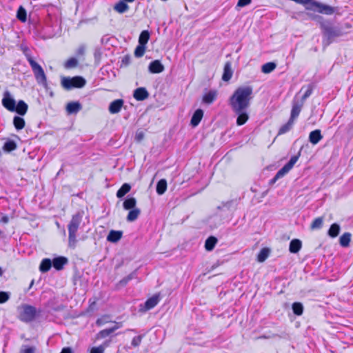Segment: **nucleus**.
<instances>
[{
	"instance_id": "1",
	"label": "nucleus",
	"mask_w": 353,
	"mask_h": 353,
	"mask_svg": "<svg viewBox=\"0 0 353 353\" xmlns=\"http://www.w3.org/2000/svg\"><path fill=\"white\" fill-rule=\"evenodd\" d=\"M253 89L251 86L239 87L229 99V105L237 117L236 125H243L249 119L248 110L252 99Z\"/></svg>"
},
{
	"instance_id": "2",
	"label": "nucleus",
	"mask_w": 353,
	"mask_h": 353,
	"mask_svg": "<svg viewBox=\"0 0 353 353\" xmlns=\"http://www.w3.org/2000/svg\"><path fill=\"white\" fill-rule=\"evenodd\" d=\"M83 214V212H78L75 214L72 215V219L68 225V246L70 248H74L76 247L77 243V233L82 221Z\"/></svg>"
},
{
	"instance_id": "3",
	"label": "nucleus",
	"mask_w": 353,
	"mask_h": 353,
	"mask_svg": "<svg viewBox=\"0 0 353 353\" xmlns=\"http://www.w3.org/2000/svg\"><path fill=\"white\" fill-rule=\"evenodd\" d=\"M323 34V43L325 46L330 45L335 37L343 35V31L339 26H333L330 21L326 20L321 24V27Z\"/></svg>"
},
{
	"instance_id": "4",
	"label": "nucleus",
	"mask_w": 353,
	"mask_h": 353,
	"mask_svg": "<svg viewBox=\"0 0 353 353\" xmlns=\"http://www.w3.org/2000/svg\"><path fill=\"white\" fill-rule=\"evenodd\" d=\"M26 57L32 68L37 83L41 85L46 90H48V85L47 82V77L43 69L34 60L30 54H26Z\"/></svg>"
},
{
	"instance_id": "5",
	"label": "nucleus",
	"mask_w": 353,
	"mask_h": 353,
	"mask_svg": "<svg viewBox=\"0 0 353 353\" xmlns=\"http://www.w3.org/2000/svg\"><path fill=\"white\" fill-rule=\"evenodd\" d=\"M85 83V79L80 76L74 77H62L61 80V86L67 90H70L74 88H81Z\"/></svg>"
},
{
	"instance_id": "6",
	"label": "nucleus",
	"mask_w": 353,
	"mask_h": 353,
	"mask_svg": "<svg viewBox=\"0 0 353 353\" xmlns=\"http://www.w3.org/2000/svg\"><path fill=\"white\" fill-rule=\"evenodd\" d=\"M37 315L36 307L30 305L24 304L21 306L19 319L26 323L32 321Z\"/></svg>"
},
{
	"instance_id": "7",
	"label": "nucleus",
	"mask_w": 353,
	"mask_h": 353,
	"mask_svg": "<svg viewBox=\"0 0 353 353\" xmlns=\"http://www.w3.org/2000/svg\"><path fill=\"white\" fill-rule=\"evenodd\" d=\"M2 105L10 112H14L16 110V101L8 91H6L3 93Z\"/></svg>"
},
{
	"instance_id": "8",
	"label": "nucleus",
	"mask_w": 353,
	"mask_h": 353,
	"mask_svg": "<svg viewBox=\"0 0 353 353\" xmlns=\"http://www.w3.org/2000/svg\"><path fill=\"white\" fill-rule=\"evenodd\" d=\"M304 103L301 101H298L296 99H294L292 101V108L291 110V114H290V119L294 120L298 117L299 115L301 110L303 106Z\"/></svg>"
},
{
	"instance_id": "9",
	"label": "nucleus",
	"mask_w": 353,
	"mask_h": 353,
	"mask_svg": "<svg viewBox=\"0 0 353 353\" xmlns=\"http://www.w3.org/2000/svg\"><path fill=\"white\" fill-rule=\"evenodd\" d=\"M124 101L121 99H118L112 101L108 107V110L111 114H117L119 113L122 107L123 106Z\"/></svg>"
},
{
	"instance_id": "10",
	"label": "nucleus",
	"mask_w": 353,
	"mask_h": 353,
	"mask_svg": "<svg viewBox=\"0 0 353 353\" xmlns=\"http://www.w3.org/2000/svg\"><path fill=\"white\" fill-rule=\"evenodd\" d=\"M148 70L152 74L161 73L164 70V66L159 60H154L149 64Z\"/></svg>"
},
{
	"instance_id": "11",
	"label": "nucleus",
	"mask_w": 353,
	"mask_h": 353,
	"mask_svg": "<svg viewBox=\"0 0 353 353\" xmlns=\"http://www.w3.org/2000/svg\"><path fill=\"white\" fill-rule=\"evenodd\" d=\"M133 97L137 101H143L149 97V93L143 87H140L134 90Z\"/></svg>"
},
{
	"instance_id": "12",
	"label": "nucleus",
	"mask_w": 353,
	"mask_h": 353,
	"mask_svg": "<svg viewBox=\"0 0 353 353\" xmlns=\"http://www.w3.org/2000/svg\"><path fill=\"white\" fill-rule=\"evenodd\" d=\"M160 297L159 295L155 294L152 297L149 298L144 304V311L150 310L154 308L159 302Z\"/></svg>"
},
{
	"instance_id": "13",
	"label": "nucleus",
	"mask_w": 353,
	"mask_h": 353,
	"mask_svg": "<svg viewBox=\"0 0 353 353\" xmlns=\"http://www.w3.org/2000/svg\"><path fill=\"white\" fill-rule=\"evenodd\" d=\"M52 266L57 270H61L63 268V266L68 263V260L65 256H57L53 259Z\"/></svg>"
},
{
	"instance_id": "14",
	"label": "nucleus",
	"mask_w": 353,
	"mask_h": 353,
	"mask_svg": "<svg viewBox=\"0 0 353 353\" xmlns=\"http://www.w3.org/2000/svg\"><path fill=\"white\" fill-rule=\"evenodd\" d=\"M81 108V104L79 101L70 102L66 105V111L68 114H77Z\"/></svg>"
},
{
	"instance_id": "15",
	"label": "nucleus",
	"mask_w": 353,
	"mask_h": 353,
	"mask_svg": "<svg viewBox=\"0 0 353 353\" xmlns=\"http://www.w3.org/2000/svg\"><path fill=\"white\" fill-rule=\"evenodd\" d=\"M203 117V111L201 109H197L193 114L191 120L190 125L192 127H196L201 122Z\"/></svg>"
},
{
	"instance_id": "16",
	"label": "nucleus",
	"mask_w": 353,
	"mask_h": 353,
	"mask_svg": "<svg viewBox=\"0 0 353 353\" xmlns=\"http://www.w3.org/2000/svg\"><path fill=\"white\" fill-rule=\"evenodd\" d=\"M233 71L232 70V64L230 61L225 63L222 79L224 81H228L232 77Z\"/></svg>"
},
{
	"instance_id": "17",
	"label": "nucleus",
	"mask_w": 353,
	"mask_h": 353,
	"mask_svg": "<svg viewBox=\"0 0 353 353\" xmlns=\"http://www.w3.org/2000/svg\"><path fill=\"white\" fill-rule=\"evenodd\" d=\"M216 97L217 91L215 90H211L203 95V102L205 104H211L216 99Z\"/></svg>"
},
{
	"instance_id": "18",
	"label": "nucleus",
	"mask_w": 353,
	"mask_h": 353,
	"mask_svg": "<svg viewBox=\"0 0 353 353\" xmlns=\"http://www.w3.org/2000/svg\"><path fill=\"white\" fill-rule=\"evenodd\" d=\"M123 235V232L119 230H110L108 236L107 241L111 243H117L119 241Z\"/></svg>"
},
{
	"instance_id": "19",
	"label": "nucleus",
	"mask_w": 353,
	"mask_h": 353,
	"mask_svg": "<svg viewBox=\"0 0 353 353\" xmlns=\"http://www.w3.org/2000/svg\"><path fill=\"white\" fill-rule=\"evenodd\" d=\"M322 139L323 136L320 130H313L309 134V141L313 145L317 144Z\"/></svg>"
},
{
	"instance_id": "20",
	"label": "nucleus",
	"mask_w": 353,
	"mask_h": 353,
	"mask_svg": "<svg viewBox=\"0 0 353 353\" xmlns=\"http://www.w3.org/2000/svg\"><path fill=\"white\" fill-rule=\"evenodd\" d=\"M302 247V243L299 239H292L290 243L289 250L291 253L296 254L299 252Z\"/></svg>"
},
{
	"instance_id": "21",
	"label": "nucleus",
	"mask_w": 353,
	"mask_h": 353,
	"mask_svg": "<svg viewBox=\"0 0 353 353\" xmlns=\"http://www.w3.org/2000/svg\"><path fill=\"white\" fill-rule=\"evenodd\" d=\"M137 200L134 197L128 196L123 203V207L126 210L136 208Z\"/></svg>"
},
{
	"instance_id": "22",
	"label": "nucleus",
	"mask_w": 353,
	"mask_h": 353,
	"mask_svg": "<svg viewBox=\"0 0 353 353\" xmlns=\"http://www.w3.org/2000/svg\"><path fill=\"white\" fill-rule=\"evenodd\" d=\"M28 105L23 100H20L16 105V110L14 112H17L19 115H24L28 110Z\"/></svg>"
},
{
	"instance_id": "23",
	"label": "nucleus",
	"mask_w": 353,
	"mask_h": 353,
	"mask_svg": "<svg viewBox=\"0 0 353 353\" xmlns=\"http://www.w3.org/2000/svg\"><path fill=\"white\" fill-rule=\"evenodd\" d=\"M305 89V92L302 96L301 99L300 100L301 101H303V103H304L305 101L312 94L314 90V85L312 84H309L306 86H303L300 92H302Z\"/></svg>"
},
{
	"instance_id": "24",
	"label": "nucleus",
	"mask_w": 353,
	"mask_h": 353,
	"mask_svg": "<svg viewBox=\"0 0 353 353\" xmlns=\"http://www.w3.org/2000/svg\"><path fill=\"white\" fill-rule=\"evenodd\" d=\"M217 241H218V240L215 236H209L205 240V250L208 251H212L214 248Z\"/></svg>"
},
{
	"instance_id": "25",
	"label": "nucleus",
	"mask_w": 353,
	"mask_h": 353,
	"mask_svg": "<svg viewBox=\"0 0 353 353\" xmlns=\"http://www.w3.org/2000/svg\"><path fill=\"white\" fill-rule=\"evenodd\" d=\"M52 266V261L50 259H43L39 265V270L41 272H46Z\"/></svg>"
},
{
	"instance_id": "26",
	"label": "nucleus",
	"mask_w": 353,
	"mask_h": 353,
	"mask_svg": "<svg viewBox=\"0 0 353 353\" xmlns=\"http://www.w3.org/2000/svg\"><path fill=\"white\" fill-rule=\"evenodd\" d=\"M131 186L130 184L125 183H123L121 187L118 190L117 192V196L118 198H122L127 193H128L130 191Z\"/></svg>"
},
{
	"instance_id": "27",
	"label": "nucleus",
	"mask_w": 353,
	"mask_h": 353,
	"mask_svg": "<svg viewBox=\"0 0 353 353\" xmlns=\"http://www.w3.org/2000/svg\"><path fill=\"white\" fill-rule=\"evenodd\" d=\"M141 214V210L139 208H134L130 210L127 216V221L128 222H132L137 219L139 214Z\"/></svg>"
},
{
	"instance_id": "28",
	"label": "nucleus",
	"mask_w": 353,
	"mask_h": 353,
	"mask_svg": "<svg viewBox=\"0 0 353 353\" xmlns=\"http://www.w3.org/2000/svg\"><path fill=\"white\" fill-rule=\"evenodd\" d=\"M167 189V181L165 179H161L157 184V192L158 194L161 195L165 193Z\"/></svg>"
},
{
	"instance_id": "29",
	"label": "nucleus",
	"mask_w": 353,
	"mask_h": 353,
	"mask_svg": "<svg viewBox=\"0 0 353 353\" xmlns=\"http://www.w3.org/2000/svg\"><path fill=\"white\" fill-rule=\"evenodd\" d=\"M17 148V143L14 141L8 139L7 140L3 146V150L5 152H10L14 150Z\"/></svg>"
},
{
	"instance_id": "30",
	"label": "nucleus",
	"mask_w": 353,
	"mask_h": 353,
	"mask_svg": "<svg viewBox=\"0 0 353 353\" xmlns=\"http://www.w3.org/2000/svg\"><path fill=\"white\" fill-rule=\"evenodd\" d=\"M351 240V234L349 232H345L343 235L341 236L339 239L340 245L342 247H347L350 245V242Z\"/></svg>"
},
{
	"instance_id": "31",
	"label": "nucleus",
	"mask_w": 353,
	"mask_h": 353,
	"mask_svg": "<svg viewBox=\"0 0 353 353\" xmlns=\"http://www.w3.org/2000/svg\"><path fill=\"white\" fill-rule=\"evenodd\" d=\"M13 124H14V128L17 130H22L25 126V121L22 117H19V116H15V117H14V119H13Z\"/></svg>"
},
{
	"instance_id": "32",
	"label": "nucleus",
	"mask_w": 353,
	"mask_h": 353,
	"mask_svg": "<svg viewBox=\"0 0 353 353\" xmlns=\"http://www.w3.org/2000/svg\"><path fill=\"white\" fill-rule=\"evenodd\" d=\"M339 232H340L339 225L337 223H333L331 225L327 233L330 237L334 238L339 235Z\"/></svg>"
},
{
	"instance_id": "33",
	"label": "nucleus",
	"mask_w": 353,
	"mask_h": 353,
	"mask_svg": "<svg viewBox=\"0 0 353 353\" xmlns=\"http://www.w3.org/2000/svg\"><path fill=\"white\" fill-rule=\"evenodd\" d=\"M114 8L119 13H124L129 9V6L123 1H120L114 6Z\"/></svg>"
},
{
	"instance_id": "34",
	"label": "nucleus",
	"mask_w": 353,
	"mask_h": 353,
	"mask_svg": "<svg viewBox=\"0 0 353 353\" xmlns=\"http://www.w3.org/2000/svg\"><path fill=\"white\" fill-rule=\"evenodd\" d=\"M150 39V32L148 30H143L139 37V43L146 46Z\"/></svg>"
},
{
	"instance_id": "35",
	"label": "nucleus",
	"mask_w": 353,
	"mask_h": 353,
	"mask_svg": "<svg viewBox=\"0 0 353 353\" xmlns=\"http://www.w3.org/2000/svg\"><path fill=\"white\" fill-rule=\"evenodd\" d=\"M292 309L295 315L301 316L303 312V305L300 302H295L292 305Z\"/></svg>"
},
{
	"instance_id": "36",
	"label": "nucleus",
	"mask_w": 353,
	"mask_h": 353,
	"mask_svg": "<svg viewBox=\"0 0 353 353\" xmlns=\"http://www.w3.org/2000/svg\"><path fill=\"white\" fill-rule=\"evenodd\" d=\"M276 67V65L274 62H268L262 65L261 71L265 74H268L272 72Z\"/></svg>"
},
{
	"instance_id": "37",
	"label": "nucleus",
	"mask_w": 353,
	"mask_h": 353,
	"mask_svg": "<svg viewBox=\"0 0 353 353\" xmlns=\"http://www.w3.org/2000/svg\"><path fill=\"white\" fill-rule=\"evenodd\" d=\"M294 121L293 120L290 119L285 124L280 128L279 130V134H283L288 132L292 128V125H294Z\"/></svg>"
},
{
	"instance_id": "38",
	"label": "nucleus",
	"mask_w": 353,
	"mask_h": 353,
	"mask_svg": "<svg viewBox=\"0 0 353 353\" xmlns=\"http://www.w3.org/2000/svg\"><path fill=\"white\" fill-rule=\"evenodd\" d=\"M17 18L21 22H25L27 20V13L25 8L20 6L17 12Z\"/></svg>"
},
{
	"instance_id": "39",
	"label": "nucleus",
	"mask_w": 353,
	"mask_h": 353,
	"mask_svg": "<svg viewBox=\"0 0 353 353\" xmlns=\"http://www.w3.org/2000/svg\"><path fill=\"white\" fill-rule=\"evenodd\" d=\"M269 250L268 248H263L259 252L257 256V260L259 262H263L269 256Z\"/></svg>"
},
{
	"instance_id": "40",
	"label": "nucleus",
	"mask_w": 353,
	"mask_h": 353,
	"mask_svg": "<svg viewBox=\"0 0 353 353\" xmlns=\"http://www.w3.org/2000/svg\"><path fill=\"white\" fill-rule=\"evenodd\" d=\"M114 332V328H108V329H104L103 330H101L97 335V339H103V338H105L107 336H108L109 335H110L111 334H112L113 332Z\"/></svg>"
},
{
	"instance_id": "41",
	"label": "nucleus",
	"mask_w": 353,
	"mask_h": 353,
	"mask_svg": "<svg viewBox=\"0 0 353 353\" xmlns=\"http://www.w3.org/2000/svg\"><path fill=\"white\" fill-rule=\"evenodd\" d=\"M307 15L308 16V17L310 19L316 21L317 23H319L320 25V27H321V24L326 21L323 19V17L313 14V13L307 12Z\"/></svg>"
},
{
	"instance_id": "42",
	"label": "nucleus",
	"mask_w": 353,
	"mask_h": 353,
	"mask_svg": "<svg viewBox=\"0 0 353 353\" xmlns=\"http://www.w3.org/2000/svg\"><path fill=\"white\" fill-rule=\"evenodd\" d=\"M78 64V61L76 58L72 57L65 61L64 67L67 69L75 68Z\"/></svg>"
},
{
	"instance_id": "43",
	"label": "nucleus",
	"mask_w": 353,
	"mask_h": 353,
	"mask_svg": "<svg viewBox=\"0 0 353 353\" xmlns=\"http://www.w3.org/2000/svg\"><path fill=\"white\" fill-rule=\"evenodd\" d=\"M323 220L322 217H318V218L315 219L311 224V226H310L311 229H312V230L320 229L323 225Z\"/></svg>"
},
{
	"instance_id": "44",
	"label": "nucleus",
	"mask_w": 353,
	"mask_h": 353,
	"mask_svg": "<svg viewBox=\"0 0 353 353\" xmlns=\"http://www.w3.org/2000/svg\"><path fill=\"white\" fill-rule=\"evenodd\" d=\"M145 51V46L141 45L139 43V45L137 46L135 50H134V56L136 57H141L143 56Z\"/></svg>"
},
{
	"instance_id": "45",
	"label": "nucleus",
	"mask_w": 353,
	"mask_h": 353,
	"mask_svg": "<svg viewBox=\"0 0 353 353\" xmlns=\"http://www.w3.org/2000/svg\"><path fill=\"white\" fill-rule=\"evenodd\" d=\"M109 322H111L110 316L108 315H104L97 320L96 324L97 326H102Z\"/></svg>"
},
{
	"instance_id": "46",
	"label": "nucleus",
	"mask_w": 353,
	"mask_h": 353,
	"mask_svg": "<svg viewBox=\"0 0 353 353\" xmlns=\"http://www.w3.org/2000/svg\"><path fill=\"white\" fill-rule=\"evenodd\" d=\"M135 273L132 272L128 275L127 276L124 277L119 281V284L121 286L125 285L130 280L134 278Z\"/></svg>"
},
{
	"instance_id": "47",
	"label": "nucleus",
	"mask_w": 353,
	"mask_h": 353,
	"mask_svg": "<svg viewBox=\"0 0 353 353\" xmlns=\"http://www.w3.org/2000/svg\"><path fill=\"white\" fill-rule=\"evenodd\" d=\"M10 296V293L7 292H0V304L6 303Z\"/></svg>"
},
{
	"instance_id": "48",
	"label": "nucleus",
	"mask_w": 353,
	"mask_h": 353,
	"mask_svg": "<svg viewBox=\"0 0 353 353\" xmlns=\"http://www.w3.org/2000/svg\"><path fill=\"white\" fill-rule=\"evenodd\" d=\"M143 337V335H139V336H134L132 340L131 345L133 347L139 346L141 343Z\"/></svg>"
},
{
	"instance_id": "49",
	"label": "nucleus",
	"mask_w": 353,
	"mask_h": 353,
	"mask_svg": "<svg viewBox=\"0 0 353 353\" xmlns=\"http://www.w3.org/2000/svg\"><path fill=\"white\" fill-rule=\"evenodd\" d=\"M145 137V133L142 130H137L135 134L134 139L137 142H141Z\"/></svg>"
},
{
	"instance_id": "50",
	"label": "nucleus",
	"mask_w": 353,
	"mask_h": 353,
	"mask_svg": "<svg viewBox=\"0 0 353 353\" xmlns=\"http://www.w3.org/2000/svg\"><path fill=\"white\" fill-rule=\"evenodd\" d=\"M299 155L300 154H299L298 155L292 156L287 164L292 168L294 164L297 162Z\"/></svg>"
},
{
	"instance_id": "51",
	"label": "nucleus",
	"mask_w": 353,
	"mask_h": 353,
	"mask_svg": "<svg viewBox=\"0 0 353 353\" xmlns=\"http://www.w3.org/2000/svg\"><path fill=\"white\" fill-rule=\"evenodd\" d=\"M252 0H239L236 4V8L240 7H244L248 5H249L251 3Z\"/></svg>"
},
{
	"instance_id": "52",
	"label": "nucleus",
	"mask_w": 353,
	"mask_h": 353,
	"mask_svg": "<svg viewBox=\"0 0 353 353\" xmlns=\"http://www.w3.org/2000/svg\"><path fill=\"white\" fill-rule=\"evenodd\" d=\"M90 353H104V346L94 347L91 349Z\"/></svg>"
},
{
	"instance_id": "53",
	"label": "nucleus",
	"mask_w": 353,
	"mask_h": 353,
	"mask_svg": "<svg viewBox=\"0 0 353 353\" xmlns=\"http://www.w3.org/2000/svg\"><path fill=\"white\" fill-rule=\"evenodd\" d=\"M131 61V57L130 55H125L121 60V65H128L130 64Z\"/></svg>"
},
{
	"instance_id": "54",
	"label": "nucleus",
	"mask_w": 353,
	"mask_h": 353,
	"mask_svg": "<svg viewBox=\"0 0 353 353\" xmlns=\"http://www.w3.org/2000/svg\"><path fill=\"white\" fill-rule=\"evenodd\" d=\"M285 176L284 173H283V172H281V170H279L277 172V173L276 174V175L274 176V178L272 179V181L273 183H274L276 180H278L279 179H280V178H281V177H283V176Z\"/></svg>"
},
{
	"instance_id": "55",
	"label": "nucleus",
	"mask_w": 353,
	"mask_h": 353,
	"mask_svg": "<svg viewBox=\"0 0 353 353\" xmlns=\"http://www.w3.org/2000/svg\"><path fill=\"white\" fill-rule=\"evenodd\" d=\"M292 169V168L290 166H289L287 163L281 168L280 169L281 170V172L283 173H284V174L285 175L290 170Z\"/></svg>"
},
{
	"instance_id": "56",
	"label": "nucleus",
	"mask_w": 353,
	"mask_h": 353,
	"mask_svg": "<svg viewBox=\"0 0 353 353\" xmlns=\"http://www.w3.org/2000/svg\"><path fill=\"white\" fill-rule=\"evenodd\" d=\"M292 169V168L290 166H289L287 163L281 168L280 169L281 170V172L283 173H284V174L285 175L290 170Z\"/></svg>"
},
{
	"instance_id": "57",
	"label": "nucleus",
	"mask_w": 353,
	"mask_h": 353,
	"mask_svg": "<svg viewBox=\"0 0 353 353\" xmlns=\"http://www.w3.org/2000/svg\"><path fill=\"white\" fill-rule=\"evenodd\" d=\"M35 348L34 347H27L23 350V353H34Z\"/></svg>"
},
{
	"instance_id": "58",
	"label": "nucleus",
	"mask_w": 353,
	"mask_h": 353,
	"mask_svg": "<svg viewBox=\"0 0 353 353\" xmlns=\"http://www.w3.org/2000/svg\"><path fill=\"white\" fill-rule=\"evenodd\" d=\"M60 353H73V352L70 347H63Z\"/></svg>"
},
{
	"instance_id": "59",
	"label": "nucleus",
	"mask_w": 353,
	"mask_h": 353,
	"mask_svg": "<svg viewBox=\"0 0 353 353\" xmlns=\"http://www.w3.org/2000/svg\"><path fill=\"white\" fill-rule=\"evenodd\" d=\"M84 52H85V48L83 46H81L78 48V50L77 51V54L78 55H83L84 54Z\"/></svg>"
},
{
	"instance_id": "60",
	"label": "nucleus",
	"mask_w": 353,
	"mask_h": 353,
	"mask_svg": "<svg viewBox=\"0 0 353 353\" xmlns=\"http://www.w3.org/2000/svg\"><path fill=\"white\" fill-rule=\"evenodd\" d=\"M122 327V323L121 322H115L114 326H113L112 328L114 329V331L118 330L119 328Z\"/></svg>"
},
{
	"instance_id": "61",
	"label": "nucleus",
	"mask_w": 353,
	"mask_h": 353,
	"mask_svg": "<svg viewBox=\"0 0 353 353\" xmlns=\"http://www.w3.org/2000/svg\"><path fill=\"white\" fill-rule=\"evenodd\" d=\"M110 343V341H105L102 345H101L100 346H104V350L109 346V344Z\"/></svg>"
},
{
	"instance_id": "62",
	"label": "nucleus",
	"mask_w": 353,
	"mask_h": 353,
	"mask_svg": "<svg viewBox=\"0 0 353 353\" xmlns=\"http://www.w3.org/2000/svg\"><path fill=\"white\" fill-rule=\"evenodd\" d=\"M1 221H3V223H7L8 221V217L6 216H3L2 219H1Z\"/></svg>"
},
{
	"instance_id": "63",
	"label": "nucleus",
	"mask_w": 353,
	"mask_h": 353,
	"mask_svg": "<svg viewBox=\"0 0 353 353\" xmlns=\"http://www.w3.org/2000/svg\"><path fill=\"white\" fill-rule=\"evenodd\" d=\"M124 1H127V2H133L134 0H123Z\"/></svg>"
},
{
	"instance_id": "64",
	"label": "nucleus",
	"mask_w": 353,
	"mask_h": 353,
	"mask_svg": "<svg viewBox=\"0 0 353 353\" xmlns=\"http://www.w3.org/2000/svg\"><path fill=\"white\" fill-rule=\"evenodd\" d=\"M33 283H34V280H32V281H31V283H30V288H31V287L32 286Z\"/></svg>"
}]
</instances>
